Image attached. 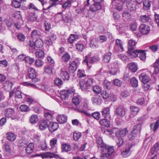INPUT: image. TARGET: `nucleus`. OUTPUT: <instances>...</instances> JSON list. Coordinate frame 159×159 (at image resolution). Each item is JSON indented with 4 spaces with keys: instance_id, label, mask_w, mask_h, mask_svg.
I'll list each match as a JSON object with an SVG mask.
<instances>
[{
    "instance_id": "nucleus-1",
    "label": "nucleus",
    "mask_w": 159,
    "mask_h": 159,
    "mask_svg": "<svg viewBox=\"0 0 159 159\" xmlns=\"http://www.w3.org/2000/svg\"><path fill=\"white\" fill-rule=\"evenodd\" d=\"M93 80L89 78H86L81 80L80 82V85L82 90H87L92 89L93 91L96 94H99L101 91V87L97 85L92 86Z\"/></svg>"
},
{
    "instance_id": "nucleus-2",
    "label": "nucleus",
    "mask_w": 159,
    "mask_h": 159,
    "mask_svg": "<svg viewBox=\"0 0 159 159\" xmlns=\"http://www.w3.org/2000/svg\"><path fill=\"white\" fill-rule=\"evenodd\" d=\"M75 90L73 89L63 90L60 92L61 98L62 100L67 99L69 96L73 95L74 97L72 98L73 103L75 106L78 105L81 101L80 96L77 93H74Z\"/></svg>"
},
{
    "instance_id": "nucleus-3",
    "label": "nucleus",
    "mask_w": 159,
    "mask_h": 159,
    "mask_svg": "<svg viewBox=\"0 0 159 159\" xmlns=\"http://www.w3.org/2000/svg\"><path fill=\"white\" fill-rule=\"evenodd\" d=\"M4 114L6 117H10L12 120H18L20 118V114L18 112H15L14 110L11 108L6 109L4 111Z\"/></svg>"
},
{
    "instance_id": "nucleus-4",
    "label": "nucleus",
    "mask_w": 159,
    "mask_h": 159,
    "mask_svg": "<svg viewBox=\"0 0 159 159\" xmlns=\"http://www.w3.org/2000/svg\"><path fill=\"white\" fill-rule=\"evenodd\" d=\"M28 75L30 78L32 79V80L34 83L38 82L39 79L36 78V73L34 69L30 67L28 69Z\"/></svg>"
},
{
    "instance_id": "nucleus-5",
    "label": "nucleus",
    "mask_w": 159,
    "mask_h": 159,
    "mask_svg": "<svg viewBox=\"0 0 159 159\" xmlns=\"http://www.w3.org/2000/svg\"><path fill=\"white\" fill-rule=\"evenodd\" d=\"M119 63L118 61H116L112 63L109 69V72L110 74L115 75L119 70Z\"/></svg>"
},
{
    "instance_id": "nucleus-6",
    "label": "nucleus",
    "mask_w": 159,
    "mask_h": 159,
    "mask_svg": "<svg viewBox=\"0 0 159 159\" xmlns=\"http://www.w3.org/2000/svg\"><path fill=\"white\" fill-rule=\"evenodd\" d=\"M99 59V57L97 56L90 57V56L88 55L85 57L83 62L85 63L88 66H89V63H93L95 62L98 61Z\"/></svg>"
},
{
    "instance_id": "nucleus-7",
    "label": "nucleus",
    "mask_w": 159,
    "mask_h": 159,
    "mask_svg": "<svg viewBox=\"0 0 159 159\" xmlns=\"http://www.w3.org/2000/svg\"><path fill=\"white\" fill-rule=\"evenodd\" d=\"M139 30L141 34L143 35H146L148 34L150 29L148 25L143 24L140 26Z\"/></svg>"
},
{
    "instance_id": "nucleus-8",
    "label": "nucleus",
    "mask_w": 159,
    "mask_h": 159,
    "mask_svg": "<svg viewBox=\"0 0 159 159\" xmlns=\"http://www.w3.org/2000/svg\"><path fill=\"white\" fill-rule=\"evenodd\" d=\"M116 115L119 117H122L125 115V109L122 107H117L115 111Z\"/></svg>"
},
{
    "instance_id": "nucleus-9",
    "label": "nucleus",
    "mask_w": 159,
    "mask_h": 159,
    "mask_svg": "<svg viewBox=\"0 0 159 159\" xmlns=\"http://www.w3.org/2000/svg\"><path fill=\"white\" fill-rule=\"evenodd\" d=\"M128 9L131 11H135L136 9L137 4L133 1H128L126 4Z\"/></svg>"
},
{
    "instance_id": "nucleus-10",
    "label": "nucleus",
    "mask_w": 159,
    "mask_h": 159,
    "mask_svg": "<svg viewBox=\"0 0 159 159\" xmlns=\"http://www.w3.org/2000/svg\"><path fill=\"white\" fill-rule=\"evenodd\" d=\"M78 63L74 61L70 62L69 66V70L70 73H74L77 70Z\"/></svg>"
},
{
    "instance_id": "nucleus-11",
    "label": "nucleus",
    "mask_w": 159,
    "mask_h": 159,
    "mask_svg": "<svg viewBox=\"0 0 159 159\" xmlns=\"http://www.w3.org/2000/svg\"><path fill=\"white\" fill-rule=\"evenodd\" d=\"M103 148V149H101L100 151L102 152L107 151V154L108 155V156L111 155L114 151V147L113 146H109L106 145L105 147H104Z\"/></svg>"
},
{
    "instance_id": "nucleus-12",
    "label": "nucleus",
    "mask_w": 159,
    "mask_h": 159,
    "mask_svg": "<svg viewBox=\"0 0 159 159\" xmlns=\"http://www.w3.org/2000/svg\"><path fill=\"white\" fill-rule=\"evenodd\" d=\"M58 124L56 122H51L48 125V129L51 132H53L56 130L58 128Z\"/></svg>"
},
{
    "instance_id": "nucleus-13",
    "label": "nucleus",
    "mask_w": 159,
    "mask_h": 159,
    "mask_svg": "<svg viewBox=\"0 0 159 159\" xmlns=\"http://www.w3.org/2000/svg\"><path fill=\"white\" fill-rule=\"evenodd\" d=\"M139 77L140 80L143 83H147L150 80V77L144 73L140 74Z\"/></svg>"
},
{
    "instance_id": "nucleus-14",
    "label": "nucleus",
    "mask_w": 159,
    "mask_h": 159,
    "mask_svg": "<svg viewBox=\"0 0 159 159\" xmlns=\"http://www.w3.org/2000/svg\"><path fill=\"white\" fill-rule=\"evenodd\" d=\"M128 133V131L126 128L117 130L116 133V136L118 137L122 138L124 137Z\"/></svg>"
},
{
    "instance_id": "nucleus-15",
    "label": "nucleus",
    "mask_w": 159,
    "mask_h": 159,
    "mask_svg": "<svg viewBox=\"0 0 159 159\" xmlns=\"http://www.w3.org/2000/svg\"><path fill=\"white\" fill-rule=\"evenodd\" d=\"M48 121L45 120H43L39 122V128L41 130H44L48 127Z\"/></svg>"
},
{
    "instance_id": "nucleus-16",
    "label": "nucleus",
    "mask_w": 159,
    "mask_h": 159,
    "mask_svg": "<svg viewBox=\"0 0 159 159\" xmlns=\"http://www.w3.org/2000/svg\"><path fill=\"white\" fill-rule=\"evenodd\" d=\"M131 146L129 145H127L125 148V150L121 152V155L123 157H127L130 154V149Z\"/></svg>"
},
{
    "instance_id": "nucleus-17",
    "label": "nucleus",
    "mask_w": 159,
    "mask_h": 159,
    "mask_svg": "<svg viewBox=\"0 0 159 159\" xmlns=\"http://www.w3.org/2000/svg\"><path fill=\"white\" fill-rule=\"evenodd\" d=\"M110 108L106 107L103 108L102 111V114L103 116L105 118L110 117Z\"/></svg>"
},
{
    "instance_id": "nucleus-18",
    "label": "nucleus",
    "mask_w": 159,
    "mask_h": 159,
    "mask_svg": "<svg viewBox=\"0 0 159 159\" xmlns=\"http://www.w3.org/2000/svg\"><path fill=\"white\" fill-rule=\"evenodd\" d=\"M97 142L98 144V147L99 150H101V149H103V148H104V147H105L106 145L103 143L102 138L100 137L97 138Z\"/></svg>"
},
{
    "instance_id": "nucleus-19",
    "label": "nucleus",
    "mask_w": 159,
    "mask_h": 159,
    "mask_svg": "<svg viewBox=\"0 0 159 159\" xmlns=\"http://www.w3.org/2000/svg\"><path fill=\"white\" fill-rule=\"evenodd\" d=\"M93 103L94 104L100 105L102 102V99L98 95L94 96L92 98Z\"/></svg>"
},
{
    "instance_id": "nucleus-20",
    "label": "nucleus",
    "mask_w": 159,
    "mask_h": 159,
    "mask_svg": "<svg viewBox=\"0 0 159 159\" xmlns=\"http://www.w3.org/2000/svg\"><path fill=\"white\" fill-rule=\"evenodd\" d=\"M53 157L56 158H59V157L58 155L54 154V153H51L50 152H47L43 154L42 156L43 158L47 157L52 158Z\"/></svg>"
},
{
    "instance_id": "nucleus-21",
    "label": "nucleus",
    "mask_w": 159,
    "mask_h": 159,
    "mask_svg": "<svg viewBox=\"0 0 159 159\" xmlns=\"http://www.w3.org/2000/svg\"><path fill=\"white\" fill-rule=\"evenodd\" d=\"M101 8V6L100 3L95 2L91 6L90 9L93 11L98 10Z\"/></svg>"
},
{
    "instance_id": "nucleus-22",
    "label": "nucleus",
    "mask_w": 159,
    "mask_h": 159,
    "mask_svg": "<svg viewBox=\"0 0 159 159\" xmlns=\"http://www.w3.org/2000/svg\"><path fill=\"white\" fill-rule=\"evenodd\" d=\"M60 75L61 77L64 80H69L70 75L67 71L64 70H61L60 72Z\"/></svg>"
},
{
    "instance_id": "nucleus-23",
    "label": "nucleus",
    "mask_w": 159,
    "mask_h": 159,
    "mask_svg": "<svg viewBox=\"0 0 159 159\" xmlns=\"http://www.w3.org/2000/svg\"><path fill=\"white\" fill-rule=\"evenodd\" d=\"M2 148L5 152L8 153H10L11 152V146L10 143L8 142L3 144L2 146Z\"/></svg>"
},
{
    "instance_id": "nucleus-24",
    "label": "nucleus",
    "mask_w": 159,
    "mask_h": 159,
    "mask_svg": "<svg viewBox=\"0 0 159 159\" xmlns=\"http://www.w3.org/2000/svg\"><path fill=\"white\" fill-rule=\"evenodd\" d=\"M57 120L60 124L65 123L67 120V117L66 116L62 115L58 116L57 118Z\"/></svg>"
},
{
    "instance_id": "nucleus-25",
    "label": "nucleus",
    "mask_w": 159,
    "mask_h": 159,
    "mask_svg": "<svg viewBox=\"0 0 159 159\" xmlns=\"http://www.w3.org/2000/svg\"><path fill=\"white\" fill-rule=\"evenodd\" d=\"M137 44L135 41L132 39H130L128 42V48L129 50H131L135 48L136 45Z\"/></svg>"
},
{
    "instance_id": "nucleus-26",
    "label": "nucleus",
    "mask_w": 159,
    "mask_h": 159,
    "mask_svg": "<svg viewBox=\"0 0 159 159\" xmlns=\"http://www.w3.org/2000/svg\"><path fill=\"white\" fill-rule=\"evenodd\" d=\"M15 79H12L11 80H7L4 83V86L7 89H11L13 85ZM7 89V88H6Z\"/></svg>"
},
{
    "instance_id": "nucleus-27",
    "label": "nucleus",
    "mask_w": 159,
    "mask_h": 159,
    "mask_svg": "<svg viewBox=\"0 0 159 159\" xmlns=\"http://www.w3.org/2000/svg\"><path fill=\"white\" fill-rule=\"evenodd\" d=\"M41 36L40 32L37 30H34L31 33V37L33 39L39 38Z\"/></svg>"
},
{
    "instance_id": "nucleus-28",
    "label": "nucleus",
    "mask_w": 159,
    "mask_h": 159,
    "mask_svg": "<svg viewBox=\"0 0 159 159\" xmlns=\"http://www.w3.org/2000/svg\"><path fill=\"white\" fill-rule=\"evenodd\" d=\"M6 137L7 139L9 141H13L16 138V135L14 133L11 132H8L6 134Z\"/></svg>"
},
{
    "instance_id": "nucleus-29",
    "label": "nucleus",
    "mask_w": 159,
    "mask_h": 159,
    "mask_svg": "<svg viewBox=\"0 0 159 159\" xmlns=\"http://www.w3.org/2000/svg\"><path fill=\"white\" fill-rule=\"evenodd\" d=\"M38 116L36 115H32L29 118V121L30 123L34 124L36 123L39 121Z\"/></svg>"
},
{
    "instance_id": "nucleus-30",
    "label": "nucleus",
    "mask_w": 159,
    "mask_h": 159,
    "mask_svg": "<svg viewBox=\"0 0 159 159\" xmlns=\"http://www.w3.org/2000/svg\"><path fill=\"white\" fill-rule=\"evenodd\" d=\"M113 5L115 6V8L118 10H121L123 8V5L124 3L120 4V2L113 0L112 2Z\"/></svg>"
},
{
    "instance_id": "nucleus-31",
    "label": "nucleus",
    "mask_w": 159,
    "mask_h": 159,
    "mask_svg": "<svg viewBox=\"0 0 159 159\" xmlns=\"http://www.w3.org/2000/svg\"><path fill=\"white\" fill-rule=\"evenodd\" d=\"M119 48V51L120 52L124 50L122 43L121 41L119 39H117L116 41V45L115 48Z\"/></svg>"
},
{
    "instance_id": "nucleus-32",
    "label": "nucleus",
    "mask_w": 159,
    "mask_h": 159,
    "mask_svg": "<svg viewBox=\"0 0 159 159\" xmlns=\"http://www.w3.org/2000/svg\"><path fill=\"white\" fill-rule=\"evenodd\" d=\"M59 4L62 5V7L65 9L70 8L71 5V2L69 0H66L64 3H63L61 1L59 2Z\"/></svg>"
},
{
    "instance_id": "nucleus-33",
    "label": "nucleus",
    "mask_w": 159,
    "mask_h": 159,
    "mask_svg": "<svg viewBox=\"0 0 159 159\" xmlns=\"http://www.w3.org/2000/svg\"><path fill=\"white\" fill-rule=\"evenodd\" d=\"M152 155H154L156 153H159V143H156L153 146L151 151Z\"/></svg>"
},
{
    "instance_id": "nucleus-34",
    "label": "nucleus",
    "mask_w": 159,
    "mask_h": 159,
    "mask_svg": "<svg viewBox=\"0 0 159 159\" xmlns=\"http://www.w3.org/2000/svg\"><path fill=\"white\" fill-rule=\"evenodd\" d=\"M78 38V36L76 34H71L68 39V42L72 43L76 41Z\"/></svg>"
},
{
    "instance_id": "nucleus-35",
    "label": "nucleus",
    "mask_w": 159,
    "mask_h": 159,
    "mask_svg": "<svg viewBox=\"0 0 159 159\" xmlns=\"http://www.w3.org/2000/svg\"><path fill=\"white\" fill-rule=\"evenodd\" d=\"M138 53H139V50H129L128 51V53L129 56L132 58L138 57Z\"/></svg>"
},
{
    "instance_id": "nucleus-36",
    "label": "nucleus",
    "mask_w": 159,
    "mask_h": 159,
    "mask_svg": "<svg viewBox=\"0 0 159 159\" xmlns=\"http://www.w3.org/2000/svg\"><path fill=\"white\" fill-rule=\"evenodd\" d=\"M128 67L129 70L133 72H136L138 69L136 64L133 62L129 63Z\"/></svg>"
},
{
    "instance_id": "nucleus-37",
    "label": "nucleus",
    "mask_w": 159,
    "mask_h": 159,
    "mask_svg": "<svg viewBox=\"0 0 159 159\" xmlns=\"http://www.w3.org/2000/svg\"><path fill=\"white\" fill-rule=\"evenodd\" d=\"M49 4L50 5L47 8H45L44 7H43V12H45V11L46 10H47L48 9H49L50 8H51L52 6L55 5L56 4V3L58 2L59 0H47Z\"/></svg>"
},
{
    "instance_id": "nucleus-38",
    "label": "nucleus",
    "mask_w": 159,
    "mask_h": 159,
    "mask_svg": "<svg viewBox=\"0 0 159 159\" xmlns=\"http://www.w3.org/2000/svg\"><path fill=\"white\" fill-rule=\"evenodd\" d=\"M141 124L139 123L135 125L133 129V133L139 134L141 130Z\"/></svg>"
},
{
    "instance_id": "nucleus-39",
    "label": "nucleus",
    "mask_w": 159,
    "mask_h": 159,
    "mask_svg": "<svg viewBox=\"0 0 159 159\" xmlns=\"http://www.w3.org/2000/svg\"><path fill=\"white\" fill-rule=\"evenodd\" d=\"M34 150V144L33 143H30L25 149L26 152L28 153H32Z\"/></svg>"
},
{
    "instance_id": "nucleus-40",
    "label": "nucleus",
    "mask_w": 159,
    "mask_h": 159,
    "mask_svg": "<svg viewBox=\"0 0 159 159\" xmlns=\"http://www.w3.org/2000/svg\"><path fill=\"white\" fill-rule=\"evenodd\" d=\"M61 149L63 152H67L70 150L71 147L70 144L65 143L62 145Z\"/></svg>"
},
{
    "instance_id": "nucleus-41",
    "label": "nucleus",
    "mask_w": 159,
    "mask_h": 159,
    "mask_svg": "<svg viewBox=\"0 0 159 159\" xmlns=\"http://www.w3.org/2000/svg\"><path fill=\"white\" fill-rule=\"evenodd\" d=\"M111 53L110 52H108L104 54L103 60L105 62L108 63L109 62L111 59Z\"/></svg>"
},
{
    "instance_id": "nucleus-42",
    "label": "nucleus",
    "mask_w": 159,
    "mask_h": 159,
    "mask_svg": "<svg viewBox=\"0 0 159 159\" xmlns=\"http://www.w3.org/2000/svg\"><path fill=\"white\" fill-rule=\"evenodd\" d=\"M138 57L140 58L141 60H144L146 58V54L144 50H139V53Z\"/></svg>"
},
{
    "instance_id": "nucleus-43",
    "label": "nucleus",
    "mask_w": 159,
    "mask_h": 159,
    "mask_svg": "<svg viewBox=\"0 0 159 159\" xmlns=\"http://www.w3.org/2000/svg\"><path fill=\"white\" fill-rule=\"evenodd\" d=\"M143 8L144 10H148L150 8L151 4L149 0H144L143 1Z\"/></svg>"
},
{
    "instance_id": "nucleus-44",
    "label": "nucleus",
    "mask_w": 159,
    "mask_h": 159,
    "mask_svg": "<svg viewBox=\"0 0 159 159\" xmlns=\"http://www.w3.org/2000/svg\"><path fill=\"white\" fill-rule=\"evenodd\" d=\"M100 124L102 126L108 127L110 126V122L107 119H103L100 120Z\"/></svg>"
},
{
    "instance_id": "nucleus-45",
    "label": "nucleus",
    "mask_w": 159,
    "mask_h": 159,
    "mask_svg": "<svg viewBox=\"0 0 159 159\" xmlns=\"http://www.w3.org/2000/svg\"><path fill=\"white\" fill-rule=\"evenodd\" d=\"M90 46L91 48H97L98 47L97 41L95 39H93L91 40L90 43Z\"/></svg>"
},
{
    "instance_id": "nucleus-46",
    "label": "nucleus",
    "mask_w": 159,
    "mask_h": 159,
    "mask_svg": "<svg viewBox=\"0 0 159 159\" xmlns=\"http://www.w3.org/2000/svg\"><path fill=\"white\" fill-rule=\"evenodd\" d=\"M149 17L146 15H142L139 17V20L143 23H146L148 21Z\"/></svg>"
},
{
    "instance_id": "nucleus-47",
    "label": "nucleus",
    "mask_w": 159,
    "mask_h": 159,
    "mask_svg": "<svg viewBox=\"0 0 159 159\" xmlns=\"http://www.w3.org/2000/svg\"><path fill=\"white\" fill-rule=\"evenodd\" d=\"M159 126V120H157L156 123H152L150 125L151 129H152L153 131H155L158 128Z\"/></svg>"
},
{
    "instance_id": "nucleus-48",
    "label": "nucleus",
    "mask_w": 159,
    "mask_h": 159,
    "mask_svg": "<svg viewBox=\"0 0 159 159\" xmlns=\"http://www.w3.org/2000/svg\"><path fill=\"white\" fill-rule=\"evenodd\" d=\"M36 57L39 58H42L44 57V53L43 51L39 50L35 53Z\"/></svg>"
},
{
    "instance_id": "nucleus-49",
    "label": "nucleus",
    "mask_w": 159,
    "mask_h": 159,
    "mask_svg": "<svg viewBox=\"0 0 159 159\" xmlns=\"http://www.w3.org/2000/svg\"><path fill=\"white\" fill-rule=\"evenodd\" d=\"M70 58V56L68 53H66L62 56V60L64 62H67L69 60Z\"/></svg>"
},
{
    "instance_id": "nucleus-50",
    "label": "nucleus",
    "mask_w": 159,
    "mask_h": 159,
    "mask_svg": "<svg viewBox=\"0 0 159 159\" xmlns=\"http://www.w3.org/2000/svg\"><path fill=\"white\" fill-rule=\"evenodd\" d=\"M130 82L131 84L134 87H136L138 86V81L134 78L130 79Z\"/></svg>"
},
{
    "instance_id": "nucleus-51",
    "label": "nucleus",
    "mask_w": 159,
    "mask_h": 159,
    "mask_svg": "<svg viewBox=\"0 0 159 159\" xmlns=\"http://www.w3.org/2000/svg\"><path fill=\"white\" fill-rule=\"evenodd\" d=\"M43 44V41L41 39H37L35 42L36 48H40Z\"/></svg>"
},
{
    "instance_id": "nucleus-52",
    "label": "nucleus",
    "mask_w": 159,
    "mask_h": 159,
    "mask_svg": "<svg viewBox=\"0 0 159 159\" xmlns=\"http://www.w3.org/2000/svg\"><path fill=\"white\" fill-rule=\"evenodd\" d=\"M130 109L132 113L134 115H136L139 110L138 107L134 106H131Z\"/></svg>"
},
{
    "instance_id": "nucleus-53",
    "label": "nucleus",
    "mask_w": 159,
    "mask_h": 159,
    "mask_svg": "<svg viewBox=\"0 0 159 159\" xmlns=\"http://www.w3.org/2000/svg\"><path fill=\"white\" fill-rule=\"evenodd\" d=\"M137 27V22L134 21L130 24L129 28L132 31H135Z\"/></svg>"
},
{
    "instance_id": "nucleus-54",
    "label": "nucleus",
    "mask_w": 159,
    "mask_h": 159,
    "mask_svg": "<svg viewBox=\"0 0 159 159\" xmlns=\"http://www.w3.org/2000/svg\"><path fill=\"white\" fill-rule=\"evenodd\" d=\"M98 40L101 43L106 41L107 40V36L104 35H101L98 36Z\"/></svg>"
},
{
    "instance_id": "nucleus-55",
    "label": "nucleus",
    "mask_w": 159,
    "mask_h": 159,
    "mask_svg": "<svg viewBox=\"0 0 159 159\" xmlns=\"http://www.w3.org/2000/svg\"><path fill=\"white\" fill-rule=\"evenodd\" d=\"M78 76L80 78H82L85 77L86 75L85 73L84 70H79L77 72Z\"/></svg>"
},
{
    "instance_id": "nucleus-56",
    "label": "nucleus",
    "mask_w": 159,
    "mask_h": 159,
    "mask_svg": "<svg viewBox=\"0 0 159 159\" xmlns=\"http://www.w3.org/2000/svg\"><path fill=\"white\" fill-rule=\"evenodd\" d=\"M11 4L13 6L16 8H19L21 6L20 2L16 0L13 1L12 2Z\"/></svg>"
},
{
    "instance_id": "nucleus-57",
    "label": "nucleus",
    "mask_w": 159,
    "mask_h": 159,
    "mask_svg": "<svg viewBox=\"0 0 159 159\" xmlns=\"http://www.w3.org/2000/svg\"><path fill=\"white\" fill-rule=\"evenodd\" d=\"M81 135V133L78 132H75L73 133V138L75 140H78L79 139Z\"/></svg>"
},
{
    "instance_id": "nucleus-58",
    "label": "nucleus",
    "mask_w": 159,
    "mask_h": 159,
    "mask_svg": "<svg viewBox=\"0 0 159 159\" xmlns=\"http://www.w3.org/2000/svg\"><path fill=\"white\" fill-rule=\"evenodd\" d=\"M15 97L19 98H22V95L21 92L18 89L15 88Z\"/></svg>"
},
{
    "instance_id": "nucleus-59",
    "label": "nucleus",
    "mask_w": 159,
    "mask_h": 159,
    "mask_svg": "<svg viewBox=\"0 0 159 159\" xmlns=\"http://www.w3.org/2000/svg\"><path fill=\"white\" fill-rule=\"evenodd\" d=\"M85 9L84 7L82 8H78L75 10V12L77 14L82 15V16L84 15Z\"/></svg>"
},
{
    "instance_id": "nucleus-60",
    "label": "nucleus",
    "mask_w": 159,
    "mask_h": 159,
    "mask_svg": "<svg viewBox=\"0 0 159 159\" xmlns=\"http://www.w3.org/2000/svg\"><path fill=\"white\" fill-rule=\"evenodd\" d=\"M104 87L107 89H110L111 84V83L107 80H105L103 82Z\"/></svg>"
},
{
    "instance_id": "nucleus-61",
    "label": "nucleus",
    "mask_w": 159,
    "mask_h": 159,
    "mask_svg": "<svg viewBox=\"0 0 159 159\" xmlns=\"http://www.w3.org/2000/svg\"><path fill=\"white\" fill-rule=\"evenodd\" d=\"M119 58L125 62H128L129 61V58L126 55L121 54L119 55Z\"/></svg>"
},
{
    "instance_id": "nucleus-62",
    "label": "nucleus",
    "mask_w": 159,
    "mask_h": 159,
    "mask_svg": "<svg viewBox=\"0 0 159 159\" xmlns=\"http://www.w3.org/2000/svg\"><path fill=\"white\" fill-rule=\"evenodd\" d=\"M34 59L33 58L30 57L29 56H27L25 57V61L26 63H28L29 64H32L34 61Z\"/></svg>"
},
{
    "instance_id": "nucleus-63",
    "label": "nucleus",
    "mask_w": 159,
    "mask_h": 159,
    "mask_svg": "<svg viewBox=\"0 0 159 159\" xmlns=\"http://www.w3.org/2000/svg\"><path fill=\"white\" fill-rule=\"evenodd\" d=\"M92 116L95 119L98 120L100 118V114L98 112H96L92 114Z\"/></svg>"
},
{
    "instance_id": "nucleus-64",
    "label": "nucleus",
    "mask_w": 159,
    "mask_h": 159,
    "mask_svg": "<svg viewBox=\"0 0 159 159\" xmlns=\"http://www.w3.org/2000/svg\"><path fill=\"white\" fill-rule=\"evenodd\" d=\"M122 16L124 19L129 20L131 18V15L129 13L124 12L122 14Z\"/></svg>"
}]
</instances>
